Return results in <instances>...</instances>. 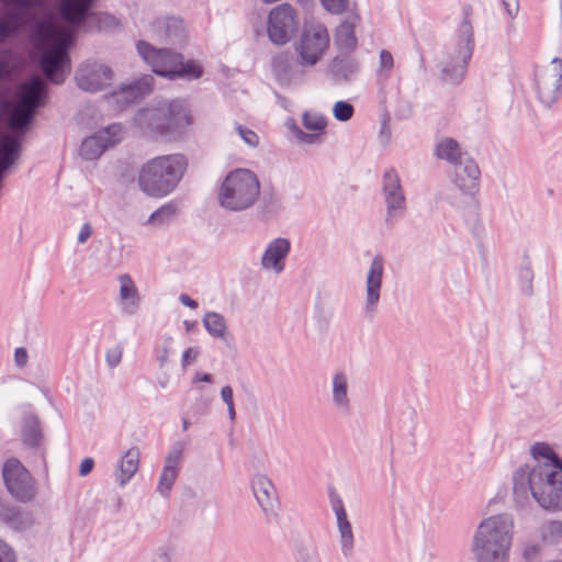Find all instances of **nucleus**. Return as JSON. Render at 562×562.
<instances>
[{
	"instance_id": "nucleus-1",
	"label": "nucleus",
	"mask_w": 562,
	"mask_h": 562,
	"mask_svg": "<svg viewBox=\"0 0 562 562\" xmlns=\"http://www.w3.org/2000/svg\"><path fill=\"white\" fill-rule=\"evenodd\" d=\"M513 495L518 507L529 503L530 495L546 510H562V470L547 463H527L513 473Z\"/></svg>"
},
{
	"instance_id": "nucleus-2",
	"label": "nucleus",
	"mask_w": 562,
	"mask_h": 562,
	"mask_svg": "<svg viewBox=\"0 0 562 562\" xmlns=\"http://www.w3.org/2000/svg\"><path fill=\"white\" fill-rule=\"evenodd\" d=\"M35 34L46 46L40 63L44 75L55 85L63 83L70 72L68 49L74 41V30L49 20L38 23Z\"/></svg>"
},
{
	"instance_id": "nucleus-3",
	"label": "nucleus",
	"mask_w": 562,
	"mask_h": 562,
	"mask_svg": "<svg viewBox=\"0 0 562 562\" xmlns=\"http://www.w3.org/2000/svg\"><path fill=\"white\" fill-rule=\"evenodd\" d=\"M514 527V518L509 514H498L482 520L472 539L475 561L508 562Z\"/></svg>"
},
{
	"instance_id": "nucleus-4",
	"label": "nucleus",
	"mask_w": 562,
	"mask_h": 562,
	"mask_svg": "<svg viewBox=\"0 0 562 562\" xmlns=\"http://www.w3.org/2000/svg\"><path fill=\"white\" fill-rule=\"evenodd\" d=\"M187 166L186 157L180 154L155 157L139 170V189L151 198L166 196L177 188Z\"/></svg>"
},
{
	"instance_id": "nucleus-5",
	"label": "nucleus",
	"mask_w": 562,
	"mask_h": 562,
	"mask_svg": "<svg viewBox=\"0 0 562 562\" xmlns=\"http://www.w3.org/2000/svg\"><path fill=\"white\" fill-rule=\"evenodd\" d=\"M135 124L149 136H170L190 123L186 102L180 99L162 100L140 109L134 116Z\"/></svg>"
},
{
	"instance_id": "nucleus-6",
	"label": "nucleus",
	"mask_w": 562,
	"mask_h": 562,
	"mask_svg": "<svg viewBox=\"0 0 562 562\" xmlns=\"http://www.w3.org/2000/svg\"><path fill=\"white\" fill-rule=\"evenodd\" d=\"M260 195V181L249 169H235L223 180L217 201L229 212H243L252 207Z\"/></svg>"
},
{
	"instance_id": "nucleus-7",
	"label": "nucleus",
	"mask_w": 562,
	"mask_h": 562,
	"mask_svg": "<svg viewBox=\"0 0 562 562\" xmlns=\"http://www.w3.org/2000/svg\"><path fill=\"white\" fill-rule=\"evenodd\" d=\"M136 48L139 56L156 75L169 80L184 79L190 81L199 79L203 74V69L198 63L193 60L184 63L182 55L171 49H157L145 41H138Z\"/></svg>"
},
{
	"instance_id": "nucleus-8",
	"label": "nucleus",
	"mask_w": 562,
	"mask_h": 562,
	"mask_svg": "<svg viewBox=\"0 0 562 562\" xmlns=\"http://www.w3.org/2000/svg\"><path fill=\"white\" fill-rule=\"evenodd\" d=\"M473 49V27L468 20H463L458 29L454 47L438 65L441 81L453 86L461 83L465 78Z\"/></svg>"
},
{
	"instance_id": "nucleus-9",
	"label": "nucleus",
	"mask_w": 562,
	"mask_h": 562,
	"mask_svg": "<svg viewBox=\"0 0 562 562\" xmlns=\"http://www.w3.org/2000/svg\"><path fill=\"white\" fill-rule=\"evenodd\" d=\"M46 85L45 81L35 76L20 86L16 102L11 105L8 115L9 128L13 132H23L32 122L36 110L44 105Z\"/></svg>"
},
{
	"instance_id": "nucleus-10",
	"label": "nucleus",
	"mask_w": 562,
	"mask_h": 562,
	"mask_svg": "<svg viewBox=\"0 0 562 562\" xmlns=\"http://www.w3.org/2000/svg\"><path fill=\"white\" fill-rule=\"evenodd\" d=\"M533 91L544 106H552L562 95V59L554 57L535 69Z\"/></svg>"
},
{
	"instance_id": "nucleus-11",
	"label": "nucleus",
	"mask_w": 562,
	"mask_h": 562,
	"mask_svg": "<svg viewBox=\"0 0 562 562\" xmlns=\"http://www.w3.org/2000/svg\"><path fill=\"white\" fill-rule=\"evenodd\" d=\"M382 194L385 203V225L392 227L407 210L406 196L401 178L394 168L385 170L382 177Z\"/></svg>"
},
{
	"instance_id": "nucleus-12",
	"label": "nucleus",
	"mask_w": 562,
	"mask_h": 562,
	"mask_svg": "<svg viewBox=\"0 0 562 562\" xmlns=\"http://www.w3.org/2000/svg\"><path fill=\"white\" fill-rule=\"evenodd\" d=\"M299 15L289 3L274 7L268 16V36L274 45H284L291 41L299 30Z\"/></svg>"
},
{
	"instance_id": "nucleus-13",
	"label": "nucleus",
	"mask_w": 562,
	"mask_h": 562,
	"mask_svg": "<svg viewBox=\"0 0 562 562\" xmlns=\"http://www.w3.org/2000/svg\"><path fill=\"white\" fill-rule=\"evenodd\" d=\"M115 75L110 66L98 60L81 63L75 74L77 87L86 92L95 93L112 86Z\"/></svg>"
},
{
	"instance_id": "nucleus-14",
	"label": "nucleus",
	"mask_w": 562,
	"mask_h": 562,
	"mask_svg": "<svg viewBox=\"0 0 562 562\" xmlns=\"http://www.w3.org/2000/svg\"><path fill=\"white\" fill-rule=\"evenodd\" d=\"M329 47V34L322 24H311L302 33L296 50L302 66H314Z\"/></svg>"
},
{
	"instance_id": "nucleus-15",
	"label": "nucleus",
	"mask_w": 562,
	"mask_h": 562,
	"mask_svg": "<svg viewBox=\"0 0 562 562\" xmlns=\"http://www.w3.org/2000/svg\"><path fill=\"white\" fill-rule=\"evenodd\" d=\"M2 475L7 490L15 499L27 502L34 497L33 479L18 459H10L4 463Z\"/></svg>"
},
{
	"instance_id": "nucleus-16",
	"label": "nucleus",
	"mask_w": 562,
	"mask_h": 562,
	"mask_svg": "<svg viewBox=\"0 0 562 562\" xmlns=\"http://www.w3.org/2000/svg\"><path fill=\"white\" fill-rule=\"evenodd\" d=\"M123 134L124 131L121 124L109 125L106 128L83 139L79 154L86 160H94L109 147L121 142Z\"/></svg>"
},
{
	"instance_id": "nucleus-17",
	"label": "nucleus",
	"mask_w": 562,
	"mask_h": 562,
	"mask_svg": "<svg viewBox=\"0 0 562 562\" xmlns=\"http://www.w3.org/2000/svg\"><path fill=\"white\" fill-rule=\"evenodd\" d=\"M383 276L384 259L381 255H376L371 260L366 277L363 311L367 315L372 316L378 311L381 300Z\"/></svg>"
},
{
	"instance_id": "nucleus-18",
	"label": "nucleus",
	"mask_w": 562,
	"mask_h": 562,
	"mask_svg": "<svg viewBox=\"0 0 562 562\" xmlns=\"http://www.w3.org/2000/svg\"><path fill=\"white\" fill-rule=\"evenodd\" d=\"M329 498L331 509L336 516L340 552L344 558L350 559L353 557L356 548V538L352 525L348 518L341 497L337 493L331 492Z\"/></svg>"
},
{
	"instance_id": "nucleus-19",
	"label": "nucleus",
	"mask_w": 562,
	"mask_h": 562,
	"mask_svg": "<svg viewBox=\"0 0 562 562\" xmlns=\"http://www.w3.org/2000/svg\"><path fill=\"white\" fill-rule=\"evenodd\" d=\"M4 5V19L0 20V41L14 34L24 23L26 13L35 0H0Z\"/></svg>"
},
{
	"instance_id": "nucleus-20",
	"label": "nucleus",
	"mask_w": 562,
	"mask_h": 562,
	"mask_svg": "<svg viewBox=\"0 0 562 562\" xmlns=\"http://www.w3.org/2000/svg\"><path fill=\"white\" fill-rule=\"evenodd\" d=\"M250 487L263 513L268 516L276 515L279 497L271 479L263 473H255L250 479Z\"/></svg>"
},
{
	"instance_id": "nucleus-21",
	"label": "nucleus",
	"mask_w": 562,
	"mask_h": 562,
	"mask_svg": "<svg viewBox=\"0 0 562 562\" xmlns=\"http://www.w3.org/2000/svg\"><path fill=\"white\" fill-rule=\"evenodd\" d=\"M330 402L333 407L342 415L351 412L350 379L346 371L337 370L330 379Z\"/></svg>"
},
{
	"instance_id": "nucleus-22",
	"label": "nucleus",
	"mask_w": 562,
	"mask_h": 562,
	"mask_svg": "<svg viewBox=\"0 0 562 562\" xmlns=\"http://www.w3.org/2000/svg\"><path fill=\"white\" fill-rule=\"evenodd\" d=\"M480 175L477 164L467 156L454 166L453 184L463 194L473 196L477 191Z\"/></svg>"
},
{
	"instance_id": "nucleus-23",
	"label": "nucleus",
	"mask_w": 562,
	"mask_h": 562,
	"mask_svg": "<svg viewBox=\"0 0 562 562\" xmlns=\"http://www.w3.org/2000/svg\"><path fill=\"white\" fill-rule=\"evenodd\" d=\"M183 443L176 442L166 457L165 465L159 476L157 491L160 495L167 497L179 474V464L183 453Z\"/></svg>"
},
{
	"instance_id": "nucleus-24",
	"label": "nucleus",
	"mask_w": 562,
	"mask_h": 562,
	"mask_svg": "<svg viewBox=\"0 0 562 562\" xmlns=\"http://www.w3.org/2000/svg\"><path fill=\"white\" fill-rule=\"evenodd\" d=\"M290 240L283 237L273 239L267 246L262 257L261 267L265 270H271L274 273H281L285 268V259L290 252Z\"/></svg>"
},
{
	"instance_id": "nucleus-25",
	"label": "nucleus",
	"mask_w": 562,
	"mask_h": 562,
	"mask_svg": "<svg viewBox=\"0 0 562 562\" xmlns=\"http://www.w3.org/2000/svg\"><path fill=\"white\" fill-rule=\"evenodd\" d=\"M150 30L157 38L169 41L172 44L181 43L186 37L182 20L175 16L156 19L150 24Z\"/></svg>"
},
{
	"instance_id": "nucleus-26",
	"label": "nucleus",
	"mask_w": 562,
	"mask_h": 562,
	"mask_svg": "<svg viewBox=\"0 0 562 562\" xmlns=\"http://www.w3.org/2000/svg\"><path fill=\"white\" fill-rule=\"evenodd\" d=\"M120 282V307L123 314L134 315L139 308L140 297L137 288L130 274L119 276Z\"/></svg>"
},
{
	"instance_id": "nucleus-27",
	"label": "nucleus",
	"mask_w": 562,
	"mask_h": 562,
	"mask_svg": "<svg viewBox=\"0 0 562 562\" xmlns=\"http://www.w3.org/2000/svg\"><path fill=\"white\" fill-rule=\"evenodd\" d=\"M154 82L151 75H144L116 92V100L126 104L134 103L151 92Z\"/></svg>"
},
{
	"instance_id": "nucleus-28",
	"label": "nucleus",
	"mask_w": 562,
	"mask_h": 562,
	"mask_svg": "<svg viewBox=\"0 0 562 562\" xmlns=\"http://www.w3.org/2000/svg\"><path fill=\"white\" fill-rule=\"evenodd\" d=\"M95 0H63L60 14L71 25H80L89 15V11Z\"/></svg>"
},
{
	"instance_id": "nucleus-29",
	"label": "nucleus",
	"mask_w": 562,
	"mask_h": 562,
	"mask_svg": "<svg viewBox=\"0 0 562 562\" xmlns=\"http://www.w3.org/2000/svg\"><path fill=\"white\" fill-rule=\"evenodd\" d=\"M358 23L359 16L350 15L336 29L335 43L340 52L349 54L357 47L355 30Z\"/></svg>"
},
{
	"instance_id": "nucleus-30",
	"label": "nucleus",
	"mask_w": 562,
	"mask_h": 562,
	"mask_svg": "<svg viewBox=\"0 0 562 562\" xmlns=\"http://www.w3.org/2000/svg\"><path fill=\"white\" fill-rule=\"evenodd\" d=\"M358 68L359 65L356 59L349 56H337L330 61L328 71L333 79L340 83L348 82L358 71Z\"/></svg>"
},
{
	"instance_id": "nucleus-31",
	"label": "nucleus",
	"mask_w": 562,
	"mask_h": 562,
	"mask_svg": "<svg viewBox=\"0 0 562 562\" xmlns=\"http://www.w3.org/2000/svg\"><path fill=\"white\" fill-rule=\"evenodd\" d=\"M139 456L140 452L136 447H132L122 456L116 472V481L121 486H124L137 472Z\"/></svg>"
},
{
	"instance_id": "nucleus-32",
	"label": "nucleus",
	"mask_w": 562,
	"mask_h": 562,
	"mask_svg": "<svg viewBox=\"0 0 562 562\" xmlns=\"http://www.w3.org/2000/svg\"><path fill=\"white\" fill-rule=\"evenodd\" d=\"M435 154L437 158L447 160L453 166L468 156L467 153L462 151L459 143L451 137L440 139L436 145Z\"/></svg>"
},
{
	"instance_id": "nucleus-33",
	"label": "nucleus",
	"mask_w": 562,
	"mask_h": 562,
	"mask_svg": "<svg viewBox=\"0 0 562 562\" xmlns=\"http://www.w3.org/2000/svg\"><path fill=\"white\" fill-rule=\"evenodd\" d=\"M43 438L41 423L33 413H27L23 417L22 423V439L23 442L32 448L41 445Z\"/></svg>"
},
{
	"instance_id": "nucleus-34",
	"label": "nucleus",
	"mask_w": 562,
	"mask_h": 562,
	"mask_svg": "<svg viewBox=\"0 0 562 562\" xmlns=\"http://www.w3.org/2000/svg\"><path fill=\"white\" fill-rule=\"evenodd\" d=\"M205 330L213 337L225 340L227 336V325L223 315L216 312H207L203 317Z\"/></svg>"
},
{
	"instance_id": "nucleus-35",
	"label": "nucleus",
	"mask_w": 562,
	"mask_h": 562,
	"mask_svg": "<svg viewBox=\"0 0 562 562\" xmlns=\"http://www.w3.org/2000/svg\"><path fill=\"white\" fill-rule=\"evenodd\" d=\"M177 214V206L173 203H166L156 210L146 221V225L164 227L170 224Z\"/></svg>"
},
{
	"instance_id": "nucleus-36",
	"label": "nucleus",
	"mask_w": 562,
	"mask_h": 562,
	"mask_svg": "<svg viewBox=\"0 0 562 562\" xmlns=\"http://www.w3.org/2000/svg\"><path fill=\"white\" fill-rule=\"evenodd\" d=\"M302 122L303 126L311 132L310 134H316L318 138L327 125L326 117L315 112H305L302 115Z\"/></svg>"
},
{
	"instance_id": "nucleus-37",
	"label": "nucleus",
	"mask_w": 562,
	"mask_h": 562,
	"mask_svg": "<svg viewBox=\"0 0 562 562\" xmlns=\"http://www.w3.org/2000/svg\"><path fill=\"white\" fill-rule=\"evenodd\" d=\"M540 537L544 542L557 544L562 540V521L550 520L540 527Z\"/></svg>"
},
{
	"instance_id": "nucleus-38",
	"label": "nucleus",
	"mask_w": 562,
	"mask_h": 562,
	"mask_svg": "<svg viewBox=\"0 0 562 562\" xmlns=\"http://www.w3.org/2000/svg\"><path fill=\"white\" fill-rule=\"evenodd\" d=\"M8 522L15 529L23 530L33 525V517L29 512L10 508L7 513Z\"/></svg>"
},
{
	"instance_id": "nucleus-39",
	"label": "nucleus",
	"mask_w": 562,
	"mask_h": 562,
	"mask_svg": "<svg viewBox=\"0 0 562 562\" xmlns=\"http://www.w3.org/2000/svg\"><path fill=\"white\" fill-rule=\"evenodd\" d=\"M531 453L535 459L541 457L547 459L548 462H546L549 465H552L554 468H558L562 470V459L558 457V454L546 443H536L531 448Z\"/></svg>"
},
{
	"instance_id": "nucleus-40",
	"label": "nucleus",
	"mask_w": 562,
	"mask_h": 562,
	"mask_svg": "<svg viewBox=\"0 0 562 562\" xmlns=\"http://www.w3.org/2000/svg\"><path fill=\"white\" fill-rule=\"evenodd\" d=\"M355 113L353 105L347 101H337L333 106L334 117L339 122L349 121Z\"/></svg>"
},
{
	"instance_id": "nucleus-41",
	"label": "nucleus",
	"mask_w": 562,
	"mask_h": 562,
	"mask_svg": "<svg viewBox=\"0 0 562 562\" xmlns=\"http://www.w3.org/2000/svg\"><path fill=\"white\" fill-rule=\"evenodd\" d=\"M286 127L293 133V135L297 138V140L302 144L312 145L318 142V137L316 134H307L303 132L294 122V120L289 119L285 123Z\"/></svg>"
},
{
	"instance_id": "nucleus-42",
	"label": "nucleus",
	"mask_w": 562,
	"mask_h": 562,
	"mask_svg": "<svg viewBox=\"0 0 562 562\" xmlns=\"http://www.w3.org/2000/svg\"><path fill=\"white\" fill-rule=\"evenodd\" d=\"M94 20L100 31H110L120 26V21L114 15L109 13L94 14Z\"/></svg>"
},
{
	"instance_id": "nucleus-43",
	"label": "nucleus",
	"mask_w": 562,
	"mask_h": 562,
	"mask_svg": "<svg viewBox=\"0 0 562 562\" xmlns=\"http://www.w3.org/2000/svg\"><path fill=\"white\" fill-rule=\"evenodd\" d=\"M321 3L331 14H341L349 7V0H321Z\"/></svg>"
},
{
	"instance_id": "nucleus-44",
	"label": "nucleus",
	"mask_w": 562,
	"mask_h": 562,
	"mask_svg": "<svg viewBox=\"0 0 562 562\" xmlns=\"http://www.w3.org/2000/svg\"><path fill=\"white\" fill-rule=\"evenodd\" d=\"M236 132L240 136V138L250 147H257L259 144V136L251 130L243 126V125H236L235 126Z\"/></svg>"
},
{
	"instance_id": "nucleus-45",
	"label": "nucleus",
	"mask_w": 562,
	"mask_h": 562,
	"mask_svg": "<svg viewBox=\"0 0 562 562\" xmlns=\"http://www.w3.org/2000/svg\"><path fill=\"white\" fill-rule=\"evenodd\" d=\"M394 66V59L392 54L389 50H381L380 53V67L379 74L380 76H384L385 78L389 76L390 71Z\"/></svg>"
},
{
	"instance_id": "nucleus-46",
	"label": "nucleus",
	"mask_w": 562,
	"mask_h": 562,
	"mask_svg": "<svg viewBox=\"0 0 562 562\" xmlns=\"http://www.w3.org/2000/svg\"><path fill=\"white\" fill-rule=\"evenodd\" d=\"M522 558L526 562H540L541 547L537 543H527L522 550Z\"/></svg>"
},
{
	"instance_id": "nucleus-47",
	"label": "nucleus",
	"mask_w": 562,
	"mask_h": 562,
	"mask_svg": "<svg viewBox=\"0 0 562 562\" xmlns=\"http://www.w3.org/2000/svg\"><path fill=\"white\" fill-rule=\"evenodd\" d=\"M123 356V349L120 346H115L106 350L105 360L110 368H115L120 364Z\"/></svg>"
},
{
	"instance_id": "nucleus-48",
	"label": "nucleus",
	"mask_w": 562,
	"mask_h": 562,
	"mask_svg": "<svg viewBox=\"0 0 562 562\" xmlns=\"http://www.w3.org/2000/svg\"><path fill=\"white\" fill-rule=\"evenodd\" d=\"M0 562H16L13 549L0 539Z\"/></svg>"
},
{
	"instance_id": "nucleus-49",
	"label": "nucleus",
	"mask_w": 562,
	"mask_h": 562,
	"mask_svg": "<svg viewBox=\"0 0 562 562\" xmlns=\"http://www.w3.org/2000/svg\"><path fill=\"white\" fill-rule=\"evenodd\" d=\"M390 116L383 114L381 119L380 138L383 143H389L391 138Z\"/></svg>"
},
{
	"instance_id": "nucleus-50",
	"label": "nucleus",
	"mask_w": 562,
	"mask_h": 562,
	"mask_svg": "<svg viewBox=\"0 0 562 562\" xmlns=\"http://www.w3.org/2000/svg\"><path fill=\"white\" fill-rule=\"evenodd\" d=\"M29 359L27 350L24 347H19L14 351V363L18 368L26 366Z\"/></svg>"
},
{
	"instance_id": "nucleus-51",
	"label": "nucleus",
	"mask_w": 562,
	"mask_h": 562,
	"mask_svg": "<svg viewBox=\"0 0 562 562\" xmlns=\"http://www.w3.org/2000/svg\"><path fill=\"white\" fill-rule=\"evenodd\" d=\"M199 350L195 348H188L183 351L181 357V364L183 368L189 366L191 362H194L199 356Z\"/></svg>"
},
{
	"instance_id": "nucleus-52",
	"label": "nucleus",
	"mask_w": 562,
	"mask_h": 562,
	"mask_svg": "<svg viewBox=\"0 0 562 562\" xmlns=\"http://www.w3.org/2000/svg\"><path fill=\"white\" fill-rule=\"evenodd\" d=\"M92 235V227L89 223H85L78 234V243L85 244Z\"/></svg>"
},
{
	"instance_id": "nucleus-53",
	"label": "nucleus",
	"mask_w": 562,
	"mask_h": 562,
	"mask_svg": "<svg viewBox=\"0 0 562 562\" xmlns=\"http://www.w3.org/2000/svg\"><path fill=\"white\" fill-rule=\"evenodd\" d=\"M93 465H94V461H93L92 458H85L81 461V464H80V468H79L80 475L81 476L88 475L92 471Z\"/></svg>"
},
{
	"instance_id": "nucleus-54",
	"label": "nucleus",
	"mask_w": 562,
	"mask_h": 562,
	"mask_svg": "<svg viewBox=\"0 0 562 562\" xmlns=\"http://www.w3.org/2000/svg\"><path fill=\"white\" fill-rule=\"evenodd\" d=\"M221 397L226 406L234 404L233 389L229 385H225L221 390Z\"/></svg>"
},
{
	"instance_id": "nucleus-55",
	"label": "nucleus",
	"mask_w": 562,
	"mask_h": 562,
	"mask_svg": "<svg viewBox=\"0 0 562 562\" xmlns=\"http://www.w3.org/2000/svg\"><path fill=\"white\" fill-rule=\"evenodd\" d=\"M504 8L509 16H514L518 12V0H502Z\"/></svg>"
},
{
	"instance_id": "nucleus-56",
	"label": "nucleus",
	"mask_w": 562,
	"mask_h": 562,
	"mask_svg": "<svg viewBox=\"0 0 562 562\" xmlns=\"http://www.w3.org/2000/svg\"><path fill=\"white\" fill-rule=\"evenodd\" d=\"M520 278L526 282L528 288H531V281L533 278L532 270L529 266L522 267L520 270Z\"/></svg>"
},
{
	"instance_id": "nucleus-57",
	"label": "nucleus",
	"mask_w": 562,
	"mask_h": 562,
	"mask_svg": "<svg viewBox=\"0 0 562 562\" xmlns=\"http://www.w3.org/2000/svg\"><path fill=\"white\" fill-rule=\"evenodd\" d=\"M180 302L184 305V306H188L192 310H195L198 307V303L196 301L192 300L190 296H188L187 294H181L180 297H179Z\"/></svg>"
},
{
	"instance_id": "nucleus-58",
	"label": "nucleus",
	"mask_w": 562,
	"mask_h": 562,
	"mask_svg": "<svg viewBox=\"0 0 562 562\" xmlns=\"http://www.w3.org/2000/svg\"><path fill=\"white\" fill-rule=\"evenodd\" d=\"M9 75V63L0 56V80Z\"/></svg>"
},
{
	"instance_id": "nucleus-59",
	"label": "nucleus",
	"mask_w": 562,
	"mask_h": 562,
	"mask_svg": "<svg viewBox=\"0 0 562 562\" xmlns=\"http://www.w3.org/2000/svg\"><path fill=\"white\" fill-rule=\"evenodd\" d=\"M169 350L167 347L162 348L161 355L158 357L159 367L162 368L168 362Z\"/></svg>"
},
{
	"instance_id": "nucleus-60",
	"label": "nucleus",
	"mask_w": 562,
	"mask_h": 562,
	"mask_svg": "<svg viewBox=\"0 0 562 562\" xmlns=\"http://www.w3.org/2000/svg\"><path fill=\"white\" fill-rule=\"evenodd\" d=\"M213 380L212 375L210 373H196L194 381L195 382H206L211 383Z\"/></svg>"
},
{
	"instance_id": "nucleus-61",
	"label": "nucleus",
	"mask_w": 562,
	"mask_h": 562,
	"mask_svg": "<svg viewBox=\"0 0 562 562\" xmlns=\"http://www.w3.org/2000/svg\"><path fill=\"white\" fill-rule=\"evenodd\" d=\"M227 413H228V417L231 420H234L235 419V416H236V412H235V406L234 404H231V406H227Z\"/></svg>"
},
{
	"instance_id": "nucleus-62",
	"label": "nucleus",
	"mask_w": 562,
	"mask_h": 562,
	"mask_svg": "<svg viewBox=\"0 0 562 562\" xmlns=\"http://www.w3.org/2000/svg\"><path fill=\"white\" fill-rule=\"evenodd\" d=\"M186 329L189 331L191 330L193 324H190L188 321L184 322Z\"/></svg>"
},
{
	"instance_id": "nucleus-63",
	"label": "nucleus",
	"mask_w": 562,
	"mask_h": 562,
	"mask_svg": "<svg viewBox=\"0 0 562 562\" xmlns=\"http://www.w3.org/2000/svg\"><path fill=\"white\" fill-rule=\"evenodd\" d=\"M189 426V422L187 419H183L182 422V427H183V430H186Z\"/></svg>"
}]
</instances>
